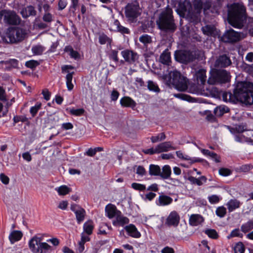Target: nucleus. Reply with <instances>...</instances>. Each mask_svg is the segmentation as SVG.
Returning <instances> with one entry per match:
<instances>
[{
  "label": "nucleus",
  "mask_w": 253,
  "mask_h": 253,
  "mask_svg": "<svg viewBox=\"0 0 253 253\" xmlns=\"http://www.w3.org/2000/svg\"><path fill=\"white\" fill-rule=\"evenodd\" d=\"M171 174V169L169 166L165 165L162 169V172H161L160 176L164 179H168Z\"/></svg>",
  "instance_id": "nucleus-31"
},
{
  "label": "nucleus",
  "mask_w": 253,
  "mask_h": 253,
  "mask_svg": "<svg viewBox=\"0 0 253 253\" xmlns=\"http://www.w3.org/2000/svg\"><path fill=\"white\" fill-rule=\"evenodd\" d=\"M111 41L112 40L105 34H102L100 35L99 37V43L101 44H104L105 43L110 44Z\"/></svg>",
  "instance_id": "nucleus-39"
},
{
  "label": "nucleus",
  "mask_w": 253,
  "mask_h": 253,
  "mask_svg": "<svg viewBox=\"0 0 253 253\" xmlns=\"http://www.w3.org/2000/svg\"><path fill=\"white\" fill-rule=\"evenodd\" d=\"M73 74L74 72L69 73L66 77V85L69 90H71L74 87V85L72 83Z\"/></svg>",
  "instance_id": "nucleus-36"
},
{
  "label": "nucleus",
  "mask_w": 253,
  "mask_h": 253,
  "mask_svg": "<svg viewBox=\"0 0 253 253\" xmlns=\"http://www.w3.org/2000/svg\"><path fill=\"white\" fill-rule=\"evenodd\" d=\"M235 253H244L245 249L244 245L241 243H238L234 248Z\"/></svg>",
  "instance_id": "nucleus-50"
},
{
  "label": "nucleus",
  "mask_w": 253,
  "mask_h": 253,
  "mask_svg": "<svg viewBox=\"0 0 253 253\" xmlns=\"http://www.w3.org/2000/svg\"><path fill=\"white\" fill-rule=\"evenodd\" d=\"M39 64L40 63L38 61L32 60L26 62L25 65L28 68L33 69L38 66Z\"/></svg>",
  "instance_id": "nucleus-47"
},
{
  "label": "nucleus",
  "mask_w": 253,
  "mask_h": 253,
  "mask_svg": "<svg viewBox=\"0 0 253 253\" xmlns=\"http://www.w3.org/2000/svg\"><path fill=\"white\" fill-rule=\"evenodd\" d=\"M171 80V83L178 90L184 91L187 89V80L180 72L177 71L172 72Z\"/></svg>",
  "instance_id": "nucleus-9"
},
{
  "label": "nucleus",
  "mask_w": 253,
  "mask_h": 253,
  "mask_svg": "<svg viewBox=\"0 0 253 253\" xmlns=\"http://www.w3.org/2000/svg\"><path fill=\"white\" fill-rule=\"evenodd\" d=\"M140 7L138 4H128L126 7V15L129 21L133 22L140 15Z\"/></svg>",
  "instance_id": "nucleus-11"
},
{
  "label": "nucleus",
  "mask_w": 253,
  "mask_h": 253,
  "mask_svg": "<svg viewBox=\"0 0 253 253\" xmlns=\"http://www.w3.org/2000/svg\"><path fill=\"white\" fill-rule=\"evenodd\" d=\"M219 173L222 176H226L230 175L232 171L231 170L227 168H221L219 169Z\"/></svg>",
  "instance_id": "nucleus-54"
},
{
  "label": "nucleus",
  "mask_w": 253,
  "mask_h": 253,
  "mask_svg": "<svg viewBox=\"0 0 253 253\" xmlns=\"http://www.w3.org/2000/svg\"><path fill=\"white\" fill-rule=\"evenodd\" d=\"M204 221L203 217L199 214H192L189 219V223L192 226H197Z\"/></svg>",
  "instance_id": "nucleus-26"
},
{
  "label": "nucleus",
  "mask_w": 253,
  "mask_h": 253,
  "mask_svg": "<svg viewBox=\"0 0 253 253\" xmlns=\"http://www.w3.org/2000/svg\"><path fill=\"white\" fill-rule=\"evenodd\" d=\"M235 140L239 142H243L247 141V138L244 135L239 134L235 135Z\"/></svg>",
  "instance_id": "nucleus-61"
},
{
  "label": "nucleus",
  "mask_w": 253,
  "mask_h": 253,
  "mask_svg": "<svg viewBox=\"0 0 253 253\" xmlns=\"http://www.w3.org/2000/svg\"><path fill=\"white\" fill-rule=\"evenodd\" d=\"M125 229L129 235L133 238H139L141 236L140 233L138 231L136 227L133 224H129V225L126 226Z\"/></svg>",
  "instance_id": "nucleus-23"
},
{
  "label": "nucleus",
  "mask_w": 253,
  "mask_h": 253,
  "mask_svg": "<svg viewBox=\"0 0 253 253\" xmlns=\"http://www.w3.org/2000/svg\"><path fill=\"white\" fill-rule=\"evenodd\" d=\"M241 39V33L236 32L232 29L226 31L221 38L223 42L232 43L237 42Z\"/></svg>",
  "instance_id": "nucleus-12"
},
{
  "label": "nucleus",
  "mask_w": 253,
  "mask_h": 253,
  "mask_svg": "<svg viewBox=\"0 0 253 253\" xmlns=\"http://www.w3.org/2000/svg\"><path fill=\"white\" fill-rule=\"evenodd\" d=\"M5 23L11 25H17L20 23L21 19L16 13L12 10H2L0 13Z\"/></svg>",
  "instance_id": "nucleus-10"
},
{
  "label": "nucleus",
  "mask_w": 253,
  "mask_h": 253,
  "mask_svg": "<svg viewBox=\"0 0 253 253\" xmlns=\"http://www.w3.org/2000/svg\"><path fill=\"white\" fill-rule=\"evenodd\" d=\"M202 31L204 34L211 35L213 32V28L210 25H207L202 27Z\"/></svg>",
  "instance_id": "nucleus-46"
},
{
  "label": "nucleus",
  "mask_w": 253,
  "mask_h": 253,
  "mask_svg": "<svg viewBox=\"0 0 253 253\" xmlns=\"http://www.w3.org/2000/svg\"><path fill=\"white\" fill-rule=\"evenodd\" d=\"M118 53V52L116 50H113L111 51L109 55L110 58L114 60L115 62H118L119 61Z\"/></svg>",
  "instance_id": "nucleus-58"
},
{
  "label": "nucleus",
  "mask_w": 253,
  "mask_h": 253,
  "mask_svg": "<svg viewBox=\"0 0 253 253\" xmlns=\"http://www.w3.org/2000/svg\"><path fill=\"white\" fill-rule=\"evenodd\" d=\"M159 205L160 206H166L170 204L172 202V199L166 195H161L159 197Z\"/></svg>",
  "instance_id": "nucleus-29"
},
{
  "label": "nucleus",
  "mask_w": 253,
  "mask_h": 253,
  "mask_svg": "<svg viewBox=\"0 0 253 253\" xmlns=\"http://www.w3.org/2000/svg\"><path fill=\"white\" fill-rule=\"evenodd\" d=\"M139 41L144 44L150 43L152 42L151 37L148 35H143L139 38Z\"/></svg>",
  "instance_id": "nucleus-42"
},
{
  "label": "nucleus",
  "mask_w": 253,
  "mask_h": 253,
  "mask_svg": "<svg viewBox=\"0 0 253 253\" xmlns=\"http://www.w3.org/2000/svg\"><path fill=\"white\" fill-rule=\"evenodd\" d=\"M53 15L49 12H45L42 17V20L43 21L47 23L51 22L53 21Z\"/></svg>",
  "instance_id": "nucleus-49"
},
{
  "label": "nucleus",
  "mask_w": 253,
  "mask_h": 253,
  "mask_svg": "<svg viewBox=\"0 0 253 253\" xmlns=\"http://www.w3.org/2000/svg\"><path fill=\"white\" fill-rule=\"evenodd\" d=\"M26 35L27 32L25 29L19 27L10 28L2 39L7 43H17L24 40Z\"/></svg>",
  "instance_id": "nucleus-5"
},
{
  "label": "nucleus",
  "mask_w": 253,
  "mask_h": 253,
  "mask_svg": "<svg viewBox=\"0 0 253 253\" xmlns=\"http://www.w3.org/2000/svg\"><path fill=\"white\" fill-rule=\"evenodd\" d=\"M240 206L241 202L236 199L230 200L226 204V206L227 207V209L229 212L239 208Z\"/></svg>",
  "instance_id": "nucleus-24"
},
{
  "label": "nucleus",
  "mask_w": 253,
  "mask_h": 253,
  "mask_svg": "<svg viewBox=\"0 0 253 253\" xmlns=\"http://www.w3.org/2000/svg\"><path fill=\"white\" fill-rule=\"evenodd\" d=\"M208 199L211 204H214L218 203L220 200V198L216 195H212L211 196H209L208 197Z\"/></svg>",
  "instance_id": "nucleus-53"
},
{
  "label": "nucleus",
  "mask_w": 253,
  "mask_h": 253,
  "mask_svg": "<svg viewBox=\"0 0 253 253\" xmlns=\"http://www.w3.org/2000/svg\"><path fill=\"white\" fill-rule=\"evenodd\" d=\"M129 222V219L124 216L121 211L115 216V219L113 221V224L116 226H123Z\"/></svg>",
  "instance_id": "nucleus-19"
},
{
  "label": "nucleus",
  "mask_w": 253,
  "mask_h": 253,
  "mask_svg": "<svg viewBox=\"0 0 253 253\" xmlns=\"http://www.w3.org/2000/svg\"><path fill=\"white\" fill-rule=\"evenodd\" d=\"M20 14L24 18L30 16H35L37 14V11L32 5H29L23 7L20 11Z\"/></svg>",
  "instance_id": "nucleus-18"
},
{
  "label": "nucleus",
  "mask_w": 253,
  "mask_h": 253,
  "mask_svg": "<svg viewBox=\"0 0 253 253\" xmlns=\"http://www.w3.org/2000/svg\"><path fill=\"white\" fill-rule=\"evenodd\" d=\"M145 154L153 155L155 153H159L157 151V147L155 148H151L143 151Z\"/></svg>",
  "instance_id": "nucleus-62"
},
{
  "label": "nucleus",
  "mask_w": 253,
  "mask_h": 253,
  "mask_svg": "<svg viewBox=\"0 0 253 253\" xmlns=\"http://www.w3.org/2000/svg\"><path fill=\"white\" fill-rule=\"evenodd\" d=\"M110 30L111 31H117L122 34H128V29L121 26L118 20L114 21L113 23L110 24Z\"/></svg>",
  "instance_id": "nucleus-17"
},
{
  "label": "nucleus",
  "mask_w": 253,
  "mask_h": 253,
  "mask_svg": "<svg viewBox=\"0 0 253 253\" xmlns=\"http://www.w3.org/2000/svg\"><path fill=\"white\" fill-rule=\"evenodd\" d=\"M174 96L175 97L179 98H181V99H182L183 100H187V101H191V97L189 95H186V94H182V93L174 94Z\"/></svg>",
  "instance_id": "nucleus-55"
},
{
  "label": "nucleus",
  "mask_w": 253,
  "mask_h": 253,
  "mask_svg": "<svg viewBox=\"0 0 253 253\" xmlns=\"http://www.w3.org/2000/svg\"><path fill=\"white\" fill-rule=\"evenodd\" d=\"M156 23L159 28L166 32H173L176 29L174 23L172 10L170 8L167 7L159 15Z\"/></svg>",
  "instance_id": "nucleus-3"
},
{
  "label": "nucleus",
  "mask_w": 253,
  "mask_h": 253,
  "mask_svg": "<svg viewBox=\"0 0 253 253\" xmlns=\"http://www.w3.org/2000/svg\"><path fill=\"white\" fill-rule=\"evenodd\" d=\"M0 180L4 184H7L9 183V178L3 173L0 174Z\"/></svg>",
  "instance_id": "nucleus-63"
},
{
  "label": "nucleus",
  "mask_w": 253,
  "mask_h": 253,
  "mask_svg": "<svg viewBox=\"0 0 253 253\" xmlns=\"http://www.w3.org/2000/svg\"><path fill=\"white\" fill-rule=\"evenodd\" d=\"M215 212L218 216L223 217L226 214V209L223 206L219 207L216 209Z\"/></svg>",
  "instance_id": "nucleus-41"
},
{
  "label": "nucleus",
  "mask_w": 253,
  "mask_h": 253,
  "mask_svg": "<svg viewBox=\"0 0 253 253\" xmlns=\"http://www.w3.org/2000/svg\"><path fill=\"white\" fill-rule=\"evenodd\" d=\"M23 234L20 231L14 230L9 236V239L11 244L19 241L22 237Z\"/></svg>",
  "instance_id": "nucleus-25"
},
{
  "label": "nucleus",
  "mask_w": 253,
  "mask_h": 253,
  "mask_svg": "<svg viewBox=\"0 0 253 253\" xmlns=\"http://www.w3.org/2000/svg\"><path fill=\"white\" fill-rule=\"evenodd\" d=\"M243 236L242 234L240 233L239 229H235L233 230L230 233V234L227 237L228 239H230L234 237H242Z\"/></svg>",
  "instance_id": "nucleus-52"
},
{
  "label": "nucleus",
  "mask_w": 253,
  "mask_h": 253,
  "mask_svg": "<svg viewBox=\"0 0 253 253\" xmlns=\"http://www.w3.org/2000/svg\"><path fill=\"white\" fill-rule=\"evenodd\" d=\"M131 187L135 190L139 191H144L146 189V187L144 185L137 183H132L131 184Z\"/></svg>",
  "instance_id": "nucleus-51"
},
{
  "label": "nucleus",
  "mask_w": 253,
  "mask_h": 253,
  "mask_svg": "<svg viewBox=\"0 0 253 253\" xmlns=\"http://www.w3.org/2000/svg\"><path fill=\"white\" fill-rule=\"evenodd\" d=\"M105 211L107 216L109 218L115 217L118 214L120 213V211L117 210L115 206L112 204H109L106 207Z\"/></svg>",
  "instance_id": "nucleus-20"
},
{
  "label": "nucleus",
  "mask_w": 253,
  "mask_h": 253,
  "mask_svg": "<svg viewBox=\"0 0 253 253\" xmlns=\"http://www.w3.org/2000/svg\"><path fill=\"white\" fill-rule=\"evenodd\" d=\"M196 78L197 86L195 88V92L198 94L207 96L209 92L207 88H205V85L207 80L206 71L202 69L198 70L195 74Z\"/></svg>",
  "instance_id": "nucleus-6"
},
{
  "label": "nucleus",
  "mask_w": 253,
  "mask_h": 253,
  "mask_svg": "<svg viewBox=\"0 0 253 253\" xmlns=\"http://www.w3.org/2000/svg\"><path fill=\"white\" fill-rule=\"evenodd\" d=\"M205 233L210 238L217 239L218 234L214 229H208L205 231Z\"/></svg>",
  "instance_id": "nucleus-43"
},
{
  "label": "nucleus",
  "mask_w": 253,
  "mask_h": 253,
  "mask_svg": "<svg viewBox=\"0 0 253 253\" xmlns=\"http://www.w3.org/2000/svg\"><path fill=\"white\" fill-rule=\"evenodd\" d=\"M191 52L192 53V55L194 57V60L195 59H202V57L204 55L203 51L200 50H195L194 51H192Z\"/></svg>",
  "instance_id": "nucleus-56"
},
{
  "label": "nucleus",
  "mask_w": 253,
  "mask_h": 253,
  "mask_svg": "<svg viewBox=\"0 0 253 253\" xmlns=\"http://www.w3.org/2000/svg\"><path fill=\"white\" fill-rule=\"evenodd\" d=\"M149 172L151 175H160L161 174L160 167L158 165H151L149 166Z\"/></svg>",
  "instance_id": "nucleus-32"
},
{
  "label": "nucleus",
  "mask_w": 253,
  "mask_h": 253,
  "mask_svg": "<svg viewBox=\"0 0 253 253\" xmlns=\"http://www.w3.org/2000/svg\"><path fill=\"white\" fill-rule=\"evenodd\" d=\"M253 229V220H251L243 224L241 226V230L246 233Z\"/></svg>",
  "instance_id": "nucleus-35"
},
{
  "label": "nucleus",
  "mask_w": 253,
  "mask_h": 253,
  "mask_svg": "<svg viewBox=\"0 0 253 253\" xmlns=\"http://www.w3.org/2000/svg\"><path fill=\"white\" fill-rule=\"evenodd\" d=\"M180 221V216L176 211H171L167 217L165 224L169 226L176 227Z\"/></svg>",
  "instance_id": "nucleus-14"
},
{
  "label": "nucleus",
  "mask_w": 253,
  "mask_h": 253,
  "mask_svg": "<svg viewBox=\"0 0 253 253\" xmlns=\"http://www.w3.org/2000/svg\"><path fill=\"white\" fill-rule=\"evenodd\" d=\"M194 7L189 0H185L180 5L182 12L191 18H194L199 14L203 7V2L201 0H195L193 2Z\"/></svg>",
  "instance_id": "nucleus-4"
},
{
  "label": "nucleus",
  "mask_w": 253,
  "mask_h": 253,
  "mask_svg": "<svg viewBox=\"0 0 253 253\" xmlns=\"http://www.w3.org/2000/svg\"><path fill=\"white\" fill-rule=\"evenodd\" d=\"M162 253H174V251L172 248L167 246L162 250Z\"/></svg>",
  "instance_id": "nucleus-64"
},
{
  "label": "nucleus",
  "mask_w": 253,
  "mask_h": 253,
  "mask_svg": "<svg viewBox=\"0 0 253 253\" xmlns=\"http://www.w3.org/2000/svg\"><path fill=\"white\" fill-rule=\"evenodd\" d=\"M147 86L148 89L152 91L159 92L160 90L158 85L155 83L151 81L148 82Z\"/></svg>",
  "instance_id": "nucleus-44"
},
{
  "label": "nucleus",
  "mask_w": 253,
  "mask_h": 253,
  "mask_svg": "<svg viewBox=\"0 0 253 253\" xmlns=\"http://www.w3.org/2000/svg\"><path fill=\"white\" fill-rule=\"evenodd\" d=\"M229 111V109L227 107L224 105H220L214 109V113L217 117H221Z\"/></svg>",
  "instance_id": "nucleus-30"
},
{
  "label": "nucleus",
  "mask_w": 253,
  "mask_h": 253,
  "mask_svg": "<svg viewBox=\"0 0 253 253\" xmlns=\"http://www.w3.org/2000/svg\"><path fill=\"white\" fill-rule=\"evenodd\" d=\"M84 112V109H72L70 110V113L72 115H75L77 116H81L83 115Z\"/></svg>",
  "instance_id": "nucleus-48"
},
{
  "label": "nucleus",
  "mask_w": 253,
  "mask_h": 253,
  "mask_svg": "<svg viewBox=\"0 0 253 253\" xmlns=\"http://www.w3.org/2000/svg\"><path fill=\"white\" fill-rule=\"evenodd\" d=\"M166 138L165 134L164 132L159 133L157 136H152L151 140L152 142L155 143L158 141H162Z\"/></svg>",
  "instance_id": "nucleus-40"
},
{
  "label": "nucleus",
  "mask_w": 253,
  "mask_h": 253,
  "mask_svg": "<svg viewBox=\"0 0 253 253\" xmlns=\"http://www.w3.org/2000/svg\"><path fill=\"white\" fill-rule=\"evenodd\" d=\"M228 20L233 27L241 29L246 20V8L240 3L228 4Z\"/></svg>",
  "instance_id": "nucleus-2"
},
{
  "label": "nucleus",
  "mask_w": 253,
  "mask_h": 253,
  "mask_svg": "<svg viewBox=\"0 0 253 253\" xmlns=\"http://www.w3.org/2000/svg\"><path fill=\"white\" fill-rule=\"evenodd\" d=\"M232 63L230 57L226 55L219 56L215 62V66L216 67H226L230 65Z\"/></svg>",
  "instance_id": "nucleus-16"
},
{
  "label": "nucleus",
  "mask_w": 253,
  "mask_h": 253,
  "mask_svg": "<svg viewBox=\"0 0 253 253\" xmlns=\"http://www.w3.org/2000/svg\"><path fill=\"white\" fill-rule=\"evenodd\" d=\"M120 104L123 107L133 108L136 106L135 102L128 96H125L120 100Z\"/></svg>",
  "instance_id": "nucleus-22"
},
{
  "label": "nucleus",
  "mask_w": 253,
  "mask_h": 253,
  "mask_svg": "<svg viewBox=\"0 0 253 253\" xmlns=\"http://www.w3.org/2000/svg\"><path fill=\"white\" fill-rule=\"evenodd\" d=\"M175 58L176 61L186 64L193 61L194 57L192 55V53L190 51L179 50L175 53Z\"/></svg>",
  "instance_id": "nucleus-13"
},
{
  "label": "nucleus",
  "mask_w": 253,
  "mask_h": 253,
  "mask_svg": "<svg viewBox=\"0 0 253 253\" xmlns=\"http://www.w3.org/2000/svg\"><path fill=\"white\" fill-rule=\"evenodd\" d=\"M156 147L157 148V151H158L159 153L163 152H167L170 150L175 149V148L171 145L170 142H165L161 143Z\"/></svg>",
  "instance_id": "nucleus-21"
},
{
  "label": "nucleus",
  "mask_w": 253,
  "mask_h": 253,
  "mask_svg": "<svg viewBox=\"0 0 253 253\" xmlns=\"http://www.w3.org/2000/svg\"><path fill=\"white\" fill-rule=\"evenodd\" d=\"M160 61L165 65H169L170 62V54L168 49L165 50L160 55Z\"/></svg>",
  "instance_id": "nucleus-27"
},
{
  "label": "nucleus",
  "mask_w": 253,
  "mask_h": 253,
  "mask_svg": "<svg viewBox=\"0 0 253 253\" xmlns=\"http://www.w3.org/2000/svg\"><path fill=\"white\" fill-rule=\"evenodd\" d=\"M76 218L79 223H80L84 219L85 211L82 208H78V211H76Z\"/></svg>",
  "instance_id": "nucleus-34"
},
{
  "label": "nucleus",
  "mask_w": 253,
  "mask_h": 253,
  "mask_svg": "<svg viewBox=\"0 0 253 253\" xmlns=\"http://www.w3.org/2000/svg\"><path fill=\"white\" fill-rule=\"evenodd\" d=\"M188 180L193 184L201 186L203 184V183L206 182L207 178L204 176H202L198 178L190 176L188 177Z\"/></svg>",
  "instance_id": "nucleus-28"
},
{
  "label": "nucleus",
  "mask_w": 253,
  "mask_h": 253,
  "mask_svg": "<svg viewBox=\"0 0 253 253\" xmlns=\"http://www.w3.org/2000/svg\"><path fill=\"white\" fill-rule=\"evenodd\" d=\"M230 75L229 72L225 70H215L213 71L208 80L210 84L225 83L230 81Z\"/></svg>",
  "instance_id": "nucleus-7"
},
{
  "label": "nucleus",
  "mask_w": 253,
  "mask_h": 253,
  "mask_svg": "<svg viewBox=\"0 0 253 253\" xmlns=\"http://www.w3.org/2000/svg\"><path fill=\"white\" fill-rule=\"evenodd\" d=\"M176 154L177 156L181 159L185 160H191V159L189 156H188V155H184L183 153L180 151H176Z\"/></svg>",
  "instance_id": "nucleus-59"
},
{
  "label": "nucleus",
  "mask_w": 253,
  "mask_h": 253,
  "mask_svg": "<svg viewBox=\"0 0 253 253\" xmlns=\"http://www.w3.org/2000/svg\"><path fill=\"white\" fill-rule=\"evenodd\" d=\"M42 239L37 236L33 237L29 241L31 251L34 253H46L51 250V247L45 242H41Z\"/></svg>",
  "instance_id": "nucleus-8"
},
{
  "label": "nucleus",
  "mask_w": 253,
  "mask_h": 253,
  "mask_svg": "<svg viewBox=\"0 0 253 253\" xmlns=\"http://www.w3.org/2000/svg\"><path fill=\"white\" fill-rule=\"evenodd\" d=\"M121 54L125 61L129 64H133L138 58L137 54L132 50H123L121 52Z\"/></svg>",
  "instance_id": "nucleus-15"
},
{
  "label": "nucleus",
  "mask_w": 253,
  "mask_h": 253,
  "mask_svg": "<svg viewBox=\"0 0 253 253\" xmlns=\"http://www.w3.org/2000/svg\"><path fill=\"white\" fill-rule=\"evenodd\" d=\"M56 190L60 195H65L71 191L70 188H68L66 185L61 186L59 187L56 188Z\"/></svg>",
  "instance_id": "nucleus-37"
},
{
  "label": "nucleus",
  "mask_w": 253,
  "mask_h": 253,
  "mask_svg": "<svg viewBox=\"0 0 253 253\" xmlns=\"http://www.w3.org/2000/svg\"><path fill=\"white\" fill-rule=\"evenodd\" d=\"M93 228V225L92 222L88 221L85 222L84 225V231L88 234L90 235L92 233V230Z\"/></svg>",
  "instance_id": "nucleus-38"
},
{
  "label": "nucleus",
  "mask_w": 253,
  "mask_h": 253,
  "mask_svg": "<svg viewBox=\"0 0 253 253\" xmlns=\"http://www.w3.org/2000/svg\"><path fill=\"white\" fill-rule=\"evenodd\" d=\"M41 107V103L38 102L34 106H33L31 108L30 112L33 117H34L36 115Z\"/></svg>",
  "instance_id": "nucleus-45"
},
{
  "label": "nucleus",
  "mask_w": 253,
  "mask_h": 253,
  "mask_svg": "<svg viewBox=\"0 0 253 253\" xmlns=\"http://www.w3.org/2000/svg\"><path fill=\"white\" fill-rule=\"evenodd\" d=\"M67 4L66 0H59L58 4V10H62L64 9L66 7Z\"/></svg>",
  "instance_id": "nucleus-60"
},
{
  "label": "nucleus",
  "mask_w": 253,
  "mask_h": 253,
  "mask_svg": "<svg viewBox=\"0 0 253 253\" xmlns=\"http://www.w3.org/2000/svg\"><path fill=\"white\" fill-rule=\"evenodd\" d=\"M201 152L203 154L209 156L213 158L216 163L220 162V158L216 153L211 152L209 150L204 149H201Z\"/></svg>",
  "instance_id": "nucleus-33"
},
{
  "label": "nucleus",
  "mask_w": 253,
  "mask_h": 253,
  "mask_svg": "<svg viewBox=\"0 0 253 253\" xmlns=\"http://www.w3.org/2000/svg\"><path fill=\"white\" fill-rule=\"evenodd\" d=\"M223 100L236 103L240 101L246 104H253V85L250 83L239 82L234 90V93L224 92L222 94Z\"/></svg>",
  "instance_id": "nucleus-1"
},
{
  "label": "nucleus",
  "mask_w": 253,
  "mask_h": 253,
  "mask_svg": "<svg viewBox=\"0 0 253 253\" xmlns=\"http://www.w3.org/2000/svg\"><path fill=\"white\" fill-rule=\"evenodd\" d=\"M43 50L42 47L40 45L35 46L32 48L33 52L36 54H41Z\"/></svg>",
  "instance_id": "nucleus-57"
}]
</instances>
